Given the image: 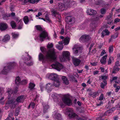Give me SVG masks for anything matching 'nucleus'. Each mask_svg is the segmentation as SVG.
<instances>
[{
  "mask_svg": "<svg viewBox=\"0 0 120 120\" xmlns=\"http://www.w3.org/2000/svg\"><path fill=\"white\" fill-rule=\"evenodd\" d=\"M99 115H100V116L99 117H98L97 119L96 120H98V119L101 118L102 117L105 116V115L103 113Z\"/></svg>",
  "mask_w": 120,
  "mask_h": 120,
  "instance_id": "obj_54",
  "label": "nucleus"
},
{
  "mask_svg": "<svg viewBox=\"0 0 120 120\" xmlns=\"http://www.w3.org/2000/svg\"><path fill=\"white\" fill-rule=\"evenodd\" d=\"M10 39V36L8 35H6L4 37L2 41L4 42H6L8 41Z\"/></svg>",
  "mask_w": 120,
  "mask_h": 120,
  "instance_id": "obj_29",
  "label": "nucleus"
},
{
  "mask_svg": "<svg viewBox=\"0 0 120 120\" xmlns=\"http://www.w3.org/2000/svg\"><path fill=\"white\" fill-rule=\"evenodd\" d=\"M62 79L64 83L65 84L67 85H68L69 84L68 81L66 76H63L62 77Z\"/></svg>",
  "mask_w": 120,
  "mask_h": 120,
  "instance_id": "obj_30",
  "label": "nucleus"
},
{
  "mask_svg": "<svg viewBox=\"0 0 120 120\" xmlns=\"http://www.w3.org/2000/svg\"><path fill=\"white\" fill-rule=\"evenodd\" d=\"M52 15L56 17V15H58L59 13L54 9H53L51 11Z\"/></svg>",
  "mask_w": 120,
  "mask_h": 120,
  "instance_id": "obj_37",
  "label": "nucleus"
},
{
  "mask_svg": "<svg viewBox=\"0 0 120 120\" xmlns=\"http://www.w3.org/2000/svg\"><path fill=\"white\" fill-rule=\"evenodd\" d=\"M58 96V95L55 93H53L52 95V97L54 99H57Z\"/></svg>",
  "mask_w": 120,
  "mask_h": 120,
  "instance_id": "obj_47",
  "label": "nucleus"
},
{
  "mask_svg": "<svg viewBox=\"0 0 120 120\" xmlns=\"http://www.w3.org/2000/svg\"><path fill=\"white\" fill-rule=\"evenodd\" d=\"M107 56V55L103 56L100 60V62L102 64H104L106 62V59Z\"/></svg>",
  "mask_w": 120,
  "mask_h": 120,
  "instance_id": "obj_26",
  "label": "nucleus"
},
{
  "mask_svg": "<svg viewBox=\"0 0 120 120\" xmlns=\"http://www.w3.org/2000/svg\"><path fill=\"white\" fill-rule=\"evenodd\" d=\"M54 81H55L54 83V86L56 87H59L60 84L59 79Z\"/></svg>",
  "mask_w": 120,
  "mask_h": 120,
  "instance_id": "obj_31",
  "label": "nucleus"
},
{
  "mask_svg": "<svg viewBox=\"0 0 120 120\" xmlns=\"http://www.w3.org/2000/svg\"><path fill=\"white\" fill-rule=\"evenodd\" d=\"M113 120H119V117L118 116H116L113 117Z\"/></svg>",
  "mask_w": 120,
  "mask_h": 120,
  "instance_id": "obj_57",
  "label": "nucleus"
},
{
  "mask_svg": "<svg viewBox=\"0 0 120 120\" xmlns=\"http://www.w3.org/2000/svg\"><path fill=\"white\" fill-rule=\"evenodd\" d=\"M112 15L110 14L107 17L106 19L108 21L107 23L108 24H110L112 23Z\"/></svg>",
  "mask_w": 120,
  "mask_h": 120,
  "instance_id": "obj_20",
  "label": "nucleus"
},
{
  "mask_svg": "<svg viewBox=\"0 0 120 120\" xmlns=\"http://www.w3.org/2000/svg\"><path fill=\"white\" fill-rule=\"evenodd\" d=\"M120 68L116 66H115L113 67V71L112 73H115L116 72H117L119 70Z\"/></svg>",
  "mask_w": 120,
  "mask_h": 120,
  "instance_id": "obj_32",
  "label": "nucleus"
},
{
  "mask_svg": "<svg viewBox=\"0 0 120 120\" xmlns=\"http://www.w3.org/2000/svg\"><path fill=\"white\" fill-rule=\"evenodd\" d=\"M70 53L68 51H64L62 52L63 56L60 57V59L61 61H64L69 57Z\"/></svg>",
  "mask_w": 120,
  "mask_h": 120,
  "instance_id": "obj_7",
  "label": "nucleus"
},
{
  "mask_svg": "<svg viewBox=\"0 0 120 120\" xmlns=\"http://www.w3.org/2000/svg\"><path fill=\"white\" fill-rule=\"evenodd\" d=\"M115 65L117 67L118 66H120V65L119 64V61H117L115 63Z\"/></svg>",
  "mask_w": 120,
  "mask_h": 120,
  "instance_id": "obj_62",
  "label": "nucleus"
},
{
  "mask_svg": "<svg viewBox=\"0 0 120 120\" xmlns=\"http://www.w3.org/2000/svg\"><path fill=\"white\" fill-rule=\"evenodd\" d=\"M24 100V96L23 95H21L17 98L16 101L18 103L22 102Z\"/></svg>",
  "mask_w": 120,
  "mask_h": 120,
  "instance_id": "obj_23",
  "label": "nucleus"
},
{
  "mask_svg": "<svg viewBox=\"0 0 120 120\" xmlns=\"http://www.w3.org/2000/svg\"><path fill=\"white\" fill-rule=\"evenodd\" d=\"M56 48L59 50H62L63 48V45H56Z\"/></svg>",
  "mask_w": 120,
  "mask_h": 120,
  "instance_id": "obj_41",
  "label": "nucleus"
},
{
  "mask_svg": "<svg viewBox=\"0 0 120 120\" xmlns=\"http://www.w3.org/2000/svg\"><path fill=\"white\" fill-rule=\"evenodd\" d=\"M53 117L55 120H62L61 115L59 114L56 113L55 115H54Z\"/></svg>",
  "mask_w": 120,
  "mask_h": 120,
  "instance_id": "obj_25",
  "label": "nucleus"
},
{
  "mask_svg": "<svg viewBox=\"0 0 120 120\" xmlns=\"http://www.w3.org/2000/svg\"><path fill=\"white\" fill-rule=\"evenodd\" d=\"M80 39L86 42L90 39V38L89 35H85L81 36Z\"/></svg>",
  "mask_w": 120,
  "mask_h": 120,
  "instance_id": "obj_19",
  "label": "nucleus"
},
{
  "mask_svg": "<svg viewBox=\"0 0 120 120\" xmlns=\"http://www.w3.org/2000/svg\"><path fill=\"white\" fill-rule=\"evenodd\" d=\"M88 14L90 15H94L96 13V11L92 9H88L87 11Z\"/></svg>",
  "mask_w": 120,
  "mask_h": 120,
  "instance_id": "obj_21",
  "label": "nucleus"
},
{
  "mask_svg": "<svg viewBox=\"0 0 120 120\" xmlns=\"http://www.w3.org/2000/svg\"><path fill=\"white\" fill-rule=\"evenodd\" d=\"M93 98H95L96 96H98L99 95V93L98 92H95L93 94H91L90 93L89 94Z\"/></svg>",
  "mask_w": 120,
  "mask_h": 120,
  "instance_id": "obj_33",
  "label": "nucleus"
},
{
  "mask_svg": "<svg viewBox=\"0 0 120 120\" xmlns=\"http://www.w3.org/2000/svg\"><path fill=\"white\" fill-rule=\"evenodd\" d=\"M53 46V44L52 43H49L47 45V47L49 48H52Z\"/></svg>",
  "mask_w": 120,
  "mask_h": 120,
  "instance_id": "obj_56",
  "label": "nucleus"
},
{
  "mask_svg": "<svg viewBox=\"0 0 120 120\" xmlns=\"http://www.w3.org/2000/svg\"><path fill=\"white\" fill-rule=\"evenodd\" d=\"M11 25L12 28H15L16 26L15 23L14 21H12L11 22Z\"/></svg>",
  "mask_w": 120,
  "mask_h": 120,
  "instance_id": "obj_46",
  "label": "nucleus"
},
{
  "mask_svg": "<svg viewBox=\"0 0 120 120\" xmlns=\"http://www.w3.org/2000/svg\"><path fill=\"white\" fill-rule=\"evenodd\" d=\"M46 38L48 40H49L50 39V37L48 36L47 32L45 30L42 31L39 36V40L42 42Z\"/></svg>",
  "mask_w": 120,
  "mask_h": 120,
  "instance_id": "obj_3",
  "label": "nucleus"
},
{
  "mask_svg": "<svg viewBox=\"0 0 120 120\" xmlns=\"http://www.w3.org/2000/svg\"><path fill=\"white\" fill-rule=\"evenodd\" d=\"M53 85L50 83H49L47 84L46 86V89L48 91H50L52 89Z\"/></svg>",
  "mask_w": 120,
  "mask_h": 120,
  "instance_id": "obj_24",
  "label": "nucleus"
},
{
  "mask_svg": "<svg viewBox=\"0 0 120 120\" xmlns=\"http://www.w3.org/2000/svg\"><path fill=\"white\" fill-rule=\"evenodd\" d=\"M62 100L64 103L66 105H69L72 104L71 101L68 95H64L62 99Z\"/></svg>",
  "mask_w": 120,
  "mask_h": 120,
  "instance_id": "obj_5",
  "label": "nucleus"
},
{
  "mask_svg": "<svg viewBox=\"0 0 120 120\" xmlns=\"http://www.w3.org/2000/svg\"><path fill=\"white\" fill-rule=\"evenodd\" d=\"M120 89V86H118L116 87L115 90V92H117Z\"/></svg>",
  "mask_w": 120,
  "mask_h": 120,
  "instance_id": "obj_64",
  "label": "nucleus"
},
{
  "mask_svg": "<svg viewBox=\"0 0 120 120\" xmlns=\"http://www.w3.org/2000/svg\"><path fill=\"white\" fill-rule=\"evenodd\" d=\"M109 34V32L107 29H105L103 31L101 34V37L103 38L105 35H108Z\"/></svg>",
  "mask_w": 120,
  "mask_h": 120,
  "instance_id": "obj_22",
  "label": "nucleus"
},
{
  "mask_svg": "<svg viewBox=\"0 0 120 120\" xmlns=\"http://www.w3.org/2000/svg\"><path fill=\"white\" fill-rule=\"evenodd\" d=\"M117 79V77L116 76L113 77L112 79H110V81L111 83L113 81L115 80H116Z\"/></svg>",
  "mask_w": 120,
  "mask_h": 120,
  "instance_id": "obj_55",
  "label": "nucleus"
},
{
  "mask_svg": "<svg viewBox=\"0 0 120 120\" xmlns=\"http://www.w3.org/2000/svg\"><path fill=\"white\" fill-rule=\"evenodd\" d=\"M49 106L47 105H45L44 106V109L43 112L45 113L47 111V109L49 108Z\"/></svg>",
  "mask_w": 120,
  "mask_h": 120,
  "instance_id": "obj_36",
  "label": "nucleus"
},
{
  "mask_svg": "<svg viewBox=\"0 0 120 120\" xmlns=\"http://www.w3.org/2000/svg\"><path fill=\"white\" fill-rule=\"evenodd\" d=\"M45 18L46 20V22H51V21L50 20L49 17V16L47 14H46L45 16Z\"/></svg>",
  "mask_w": 120,
  "mask_h": 120,
  "instance_id": "obj_43",
  "label": "nucleus"
},
{
  "mask_svg": "<svg viewBox=\"0 0 120 120\" xmlns=\"http://www.w3.org/2000/svg\"><path fill=\"white\" fill-rule=\"evenodd\" d=\"M65 4L61 3L59 4L57 9L60 11H62L65 9Z\"/></svg>",
  "mask_w": 120,
  "mask_h": 120,
  "instance_id": "obj_16",
  "label": "nucleus"
},
{
  "mask_svg": "<svg viewBox=\"0 0 120 120\" xmlns=\"http://www.w3.org/2000/svg\"><path fill=\"white\" fill-rule=\"evenodd\" d=\"M35 86V85L34 84L30 82L29 84V88L30 89H33Z\"/></svg>",
  "mask_w": 120,
  "mask_h": 120,
  "instance_id": "obj_42",
  "label": "nucleus"
},
{
  "mask_svg": "<svg viewBox=\"0 0 120 120\" xmlns=\"http://www.w3.org/2000/svg\"><path fill=\"white\" fill-rule=\"evenodd\" d=\"M113 47L112 45L110 46L109 48V52L110 53H112L113 51Z\"/></svg>",
  "mask_w": 120,
  "mask_h": 120,
  "instance_id": "obj_48",
  "label": "nucleus"
},
{
  "mask_svg": "<svg viewBox=\"0 0 120 120\" xmlns=\"http://www.w3.org/2000/svg\"><path fill=\"white\" fill-rule=\"evenodd\" d=\"M10 96L9 95L8 96V98L9 99V100L8 101V103L9 104H14V99H12L11 100H10L9 99V97H10Z\"/></svg>",
  "mask_w": 120,
  "mask_h": 120,
  "instance_id": "obj_49",
  "label": "nucleus"
},
{
  "mask_svg": "<svg viewBox=\"0 0 120 120\" xmlns=\"http://www.w3.org/2000/svg\"><path fill=\"white\" fill-rule=\"evenodd\" d=\"M14 19L17 22H19V20H19V18L17 17H15L14 18Z\"/></svg>",
  "mask_w": 120,
  "mask_h": 120,
  "instance_id": "obj_61",
  "label": "nucleus"
},
{
  "mask_svg": "<svg viewBox=\"0 0 120 120\" xmlns=\"http://www.w3.org/2000/svg\"><path fill=\"white\" fill-rule=\"evenodd\" d=\"M52 67L58 71H60L63 68V66L61 64L58 62H56L55 64L52 65Z\"/></svg>",
  "mask_w": 120,
  "mask_h": 120,
  "instance_id": "obj_8",
  "label": "nucleus"
},
{
  "mask_svg": "<svg viewBox=\"0 0 120 120\" xmlns=\"http://www.w3.org/2000/svg\"><path fill=\"white\" fill-rule=\"evenodd\" d=\"M106 85L104 84V83L102 82L100 86L102 88L104 89L105 87V86Z\"/></svg>",
  "mask_w": 120,
  "mask_h": 120,
  "instance_id": "obj_58",
  "label": "nucleus"
},
{
  "mask_svg": "<svg viewBox=\"0 0 120 120\" xmlns=\"http://www.w3.org/2000/svg\"><path fill=\"white\" fill-rule=\"evenodd\" d=\"M18 23L19 25V26H18V29H21L22 27V25L23 24V23L22 21V20L21 19H20V20H19Z\"/></svg>",
  "mask_w": 120,
  "mask_h": 120,
  "instance_id": "obj_34",
  "label": "nucleus"
},
{
  "mask_svg": "<svg viewBox=\"0 0 120 120\" xmlns=\"http://www.w3.org/2000/svg\"><path fill=\"white\" fill-rule=\"evenodd\" d=\"M106 12V10L104 8H102L101 10V13L102 14H105Z\"/></svg>",
  "mask_w": 120,
  "mask_h": 120,
  "instance_id": "obj_51",
  "label": "nucleus"
},
{
  "mask_svg": "<svg viewBox=\"0 0 120 120\" xmlns=\"http://www.w3.org/2000/svg\"><path fill=\"white\" fill-rule=\"evenodd\" d=\"M75 4V2L73 0H67L65 2L64 4L65 6V8H69L73 5Z\"/></svg>",
  "mask_w": 120,
  "mask_h": 120,
  "instance_id": "obj_12",
  "label": "nucleus"
},
{
  "mask_svg": "<svg viewBox=\"0 0 120 120\" xmlns=\"http://www.w3.org/2000/svg\"><path fill=\"white\" fill-rule=\"evenodd\" d=\"M12 116V115H9V116H8V118H7V119L8 120H11V118H12V120H14V117L13 118H11V117Z\"/></svg>",
  "mask_w": 120,
  "mask_h": 120,
  "instance_id": "obj_60",
  "label": "nucleus"
},
{
  "mask_svg": "<svg viewBox=\"0 0 120 120\" xmlns=\"http://www.w3.org/2000/svg\"><path fill=\"white\" fill-rule=\"evenodd\" d=\"M20 111V109L19 108L17 109H16L15 112V115L16 116H17L19 113V112Z\"/></svg>",
  "mask_w": 120,
  "mask_h": 120,
  "instance_id": "obj_44",
  "label": "nucleus"
},
{
  "mask_svg": "<svg viewBox=\"0 0 120 120\" xmlns=\"http://www.w3.org/2000/svg\"><path fill=\"white\" fill-rule=\"evenodd\" d=\"M7 92L10 95L11 94H12L13 92L15 93H16L17 92V90H15L14 91H12L11 89H9V90H8Z\"/></svg>",
  "mask_w": 120,
  "mask_h": 120,
  "instance_id": "obj_40",
  "label": "nucleus"
},
{
  "mask_svg": "<svg viewBox=\"0 0 120 120\" xmlns=\"http://www.w3.org/2000/svg\"><path fill=\"white\" fill-rule=\"evenodd\" d=\"M28 58H27V59L26 60L25 63H26V64L29 66H30L33 65V63L30 61V60L31 58V56L28 54Z\"/></svg>",
  "mask_w": 120,
  "mask_h": 120,
  "instance_id": "obj_14",
  "label": "nucleus"
},
{
  "mask_svg": "<svg viewBox=\"0 0 120 120\" xmlns=\"http://www.w3.org/2000/svg\"><path fill=\"white\" fill-rule=\"evenodd\" d=\"M12 35L13 38H17L18 36V35L17 34H15L14 33H12Z\"/></svg>",
  "mask_w": 120,
  "mask_h": 120,
  "instance_id": "obj_52",
  "label": "nucleus"
},
{
  "mask_svg": "<svg viewBox=\"0 0 120 120\" xmlns=\"http://www.w3.org/2000/svg\"><path fill=\"white\" fill-rule=\"evenodd\" d=\"M16 65L15 62L10 63H8L7 65L4 67L3 70L1 71L3 74H6L12 69V67H14Z\"/></svg>",
  "mask_w": 120,
  "mask_h": 120,
  "instance_id": "obj_2",
  "label": "nucleus"
},
{
  "mask_svg": "<svg viewBox=\"0 0 120 120\" xmlns=\"http://www.w3.org/2000/svg\"><path fill=\"white\" fill-rule=\"evenodd\" d=\"M15 82V83L17 85H19L20 84L24 85L26 84L27 81L26 80H22V82H21L20 78L19 77H18L16 78Z\"/></svg>",
  "mask_w": 120,
  "mask_h": 120,
  "instance_id": "obj_11",
  "label": "nucleus"
},
{
  "mask_svg": "<svg viewBox=\"0 0 120 120\" xmlns=\"http://www.w3.org/2000/svg\"><path fill=\"white\" fill-rule=\"evenodd\" d=\"M65 20L68 24H72L75 21V18L70 16L67 17L65 19Z\"/></svg>",
  "mask_w": 120,
  "mask_h": 120,
  "instance_id": "obj_10",
  "label": "nucleus"
},
{
  "mask_svg": "<svg viewBox=\"0 0 120 120\" xmlns=\"http://www.w3.org/2000/svg\"><path fill=\"white\" fill-rule=\"evenodd\" d=\"M77 117H74L73 119L76 120H86L85 118H83L81 117H79L77 115Z\"/></svg>",
  "mask_w": 120,
  "mask_h": 120,
  "instance_id": "obj_39",
  "label": "nucleus"
},
{
  "mask_svg": "<svg viewBox=\"0 0 120 120\" xmlns=\"http://www.w3.org/2000/svg\"><path fill=\"white\" fill-rule=\"evenodd\" d=\"M70 40V38L69 37H66L63 41V44L65 45L68 44Z\"/></svg>",
  "mask_w": 120,
  "mask_h": 120,
  "instance_id": "obj_27",
  "label": "nucleus"
},
{
  "mask_svg": "<svg viewBox=\"0 0 120 120\" xmlns=\"http://www.w3.org/2000/svg\"><path fill=\"white\" fill-rule=\"evenodd\" d=\"M103 17V15H101L99 16L97 15H96L95 16L94 18V20H95V22H94L93 21H92V24L93 25H94V27H95L96 26V25L95 24V23H96V21L98 20L99 19V18L100 17L101 18Z\"/></svg>",
  "mask_w": 120,
  "mask_h": 120,
  "instance_id": "obj_18",
  "label": "nucleus"
},
{
  "mask_svg": "<svg viewBox=\"0 0 120 120\" xmlns=\"http://www.w3.org/2000/svg\"><path fill=\"white\" fill-rule=\"evenodd\" d=\"M22 4L25 5L28 4L29 3L32 4H37L39 0H21Z\"/></svg>",
  "mask_w": 120,
  "mask_h": 120,
  "instance_id": "obj_13",
  "label": "nucleus"
},
{
  "mask_svg": "<svg viewBox=\"0 0 120 120\" xmlns=\"http://www.w3.org/2000/svg\"><path fill=\"white\" fill-rule=\"evenodd\" d=\"M101 77L102 79L104 80H105L107 79V76L102 75L101 76Z\"/></svg>",
  "mask_w": 120,
  "mask_h": 120,
  "instance_id": "obj_59",
  "label": "nucleus"
},
{
  "mask_svg": "<svg viewBox=\"0 0 120 120\" xmlns=\"http://www.w3.org/2000/svg\"><path fill=\"white\" fill-rule=\"evenodd\" d=\"M73 53L76 55H78L82 52V49L78 45H75L72 48Z\"/></svg>",
  "mask_w": 120,
  "mask_h": 120,
  "instance_id": "obj_4",
  "label": "nucleus"
},
{
  "mask_svg": "<svg viewBox=\"0 0 120 120\" xmlns=\"http://www.w3.org/2000/svg\"><path fill=\"white\" fill-rule=\"evenodd\" d=\"M35 27L36 29L39 31H42V28L40 25H37L35 26Z\"/></svg>",
  "mask_w": 120,
  "mask_h": 120,
  "instance_id": "obj_38",
  "label": "nucleus"
},
{
  "mask_svg": "<svg viewBox=\"0 0 120 120\" xmlns=\"http://www.w3.org/2000/svg\"><path fill=\"white\" fill-rule=\"evenodd\" d=\"M104 98V97L103 94H101L99 97V100L100 101L102 100H103Z\"/></svg>",
  "mask_w": 120,
  "mask_h": 120,
  "instance_id": "obj_53",
  "label": "nucleus"
},
{
  "mask_svg": "<svg viewBox=\"0 0 120 120\" xmlns=\"http://www.w3.org/2000/svg\"><path fill=\"white\" fill-rule=\"evenodd\" d=\"M35 103L34 102H31L30 104L28 106V108H29L30 107H31L33 108H34V106Z\"/></svg>",
  "mask_w": 120,
  "mask_h": 120,
  "instance_id": "obj_50",
  "label": "nucleus"
},
{
  "mask_svg": "<svg viewBox=\"0 0 120 120\" xmlns=\"http://www.w3.org/2000/svg\"><path fill=\"white\" fill-rule=\"evenodd\" d=\"M48 78L50 79L53 81L59 79V76H58L57 75L54 73H51L48 76Z\"/></svg>",
  "mask_w": 120,
  "mask_h": 120,
  "instance_id": "obj_9",
  "label": "nucleus"
},
{
  "mask_svg": "<svg viewBox=\"0 0 120 120\" xmlns=\"http://www.w3.org/2000/svg\"><path fill=\"white\" fill-rule=\"evenodd\" d=\"M72 59L74 64L75 66L78 65L81 62L80 60L74 57H72Z\"/></svg>",
  "mask_w": 120,
  "mask_h": 120,
  "instance_id": "obj_15",
  "label": "nucleus"
},
{
  "mask_svg": "<svg viewBox=\"0 0 120 120\" xmlns=\"http://www.w3.org/2000/svg\"><path fill=\"white\" fill-rule=\"evenodd\" d=\"M42 13L41 12H38V15H36V17H38L42 15Z\"/></svg>",
  "mask_w": 120,
  "mask_h": 120,
  "instance_id": "obj_63",
  "label": "nucleus"
},
{
  "mask_svg": "<svg viewBox=\"0 0 120 120\" xmlns=\"http://www.w3.org/2000/svg\"><path fill=\"white\" fill-rule=\"evenodd\" d=\"M8 27L7 24L5 23H1L0 24V30H4L6 29Z\"/></svg>",
  "mask_w": 120,
  "mask_h": 120,
  "instance_id": "obj_17",
  "label": "nucleus"
},
{
  "mask_svg": "<svg viewBox=\"0 0 120 120\" xmlns=\"http://www.w3.org/2000/svg\"><path fill=\"white\" fill-rule=\"evenodd\" d=\"M118 33L117 32H116L114 34L112 35L111 36V38L109 41H111L112 39H115V38L117 37L118 35Z\"/></svg>",
  "mask_w": 120,
  "mask_h": 120,
  "instance_id": "obj_28",
  "label": "nucleus"
},
{
  "mask_svg": "<svg viewBox=\"0 0 120 120\" xmlns=\"http://www.w3.org/2000/svg\"><path fill=\"white\" fill-rule=\"evenodd\" d=\"M39 60L42 61L49 60L52 61L55 60L56 58L55 49H50L46 52L45 56L41 53L39 55Z\"/></svg>",
  "mask_w": 120,
  "mask_h": 120,
  "instance_id": "obj_1",
  "label": "nucleus"
},
{
  "mask_svg": "<svg viewBox=\"0 0 120 120\" xmlns=\"http://www.w3.org/2000/svg\"><path fill=\"white\" fill-rule=\"evenodd\" d=\"M113 60V58L112 57L110 56L108 61V64L109 65L111 64L112 61Z\"/></svg>",
  "mask_w": 120,
  "mask_h": 120,
  "instance_id": "obj_45",
  "label": "nucleus"
},
{
  "mask_svg": "<svg viewBox=\"0 0 120 120\" xmlns=\"http://www.w3.org/2000/svg\"><path fill=\"white\" fill-rule=\"evenodd\" d=\"M66 111L69 113L68 116L70 118H73L74 117H77V115L75 113H74L72 109L70 108H67L66 110Z\"/></svg>",
  "mask_w": 120,
  "mask_h": 120,
  "instance_id": "obj_6",
  "label": "nucleus"
},
{
  "mask_svg": "<svg viewBox=\"0 0 120 120\" xmlns=\"http://www.w3.org/2000/svg\"><path fill=\"white\" fill-rule=\"evenodd\" d=\"M24 21L26 24H27L29 22L28 17L26 16H24L23 18Z\"/></svg>",
  "mask_w": 120,
  "mask_h": 120,
  "instance_id": "obj_35",
  "label": "nucleus"
}]
</instances>
